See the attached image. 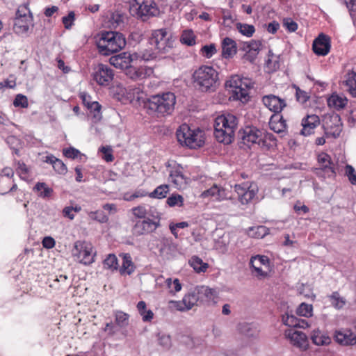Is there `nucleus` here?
Returning a JSON list of instances; mask_svg holds the SVG:
<instances>
[{
  "label": "nucleus",
  "instance_id": "obj_30",
  "mask_svg": "<svg viewBox=\"0 0 356 356\" xmlns=\"http://www.w3.org/2000/svg\"><path fill=\"white\" fill-rule=\"evenodd\" d=\"M333 122L332 124H329L327 122L324 125L325 134L326 136H331L333 138H337L340 136L342 131V125L340 122V118L339 115H335L330 120Z\"/></svg>",
  "mask_w": 356,
  "mask_h": 356
},
{
  "label": "nucleus",
  "instance_id": "obj_62",
  "mask_svg": "<svg viewBox=\"0 0 356 356\" xmlns=\"http://www.w3.org/2000/svg\"><path fill=\"white\" fill-rule=\"evenodd\" d=\"M346 175L348 177L350 182L353 185H356V172L352 165H346Z\"/></svg>",
  "mask_w": 356,
  "mask_h": 356
},
{
  "label": "nucleus",
  "instance_id": "obj_21",
  "mask_svg": "<svg viewBox=\"0 0 356 356\" xmlns=\"http://www.w3.org/2000/svg\"><path fill=\"white\" fill-rule=\"evenodd\" d=\"M285 335L289 339L293 346L302 350H305L308 348V339L306 334L303 332L293 330H288L286 331Z\"/></svg>",
  "mask_w": 356,
  "mask_h": 356
},
{
  "label": "nucleus",
  "instance_id": "obj_12",
  "mask_svg": "<svg viewBox=\"0 0 356 356\" xmlns=\"http://www.w3.org/2000/svg\"><path fill=\"white\" fill-rule=\"evenodd\" d=\"M234 188L238 201L244 205L249 204L258 192L257 186L249 182L235 184Z\"/></svg>",
  "mask_w": 356,
  "mask_h": 356
},
{
  "label": "nucleus",
  "instance_id": "obj_44",
  "mask_svg": "<svg viewBox=\"0 0 356 356\" xmlns=\"http://www.w3.org/2000/svg\"><path fill=\"white\" fill-rule=\"evenodd\" d=\"M195 35L192 30L183 31L180 41L182 44L188 46H193L195 44Z\"/></svg>",
  "mask_w": 356,
  "mask_h": 356
},
{
  "label": "nucleus",
  "instance_id": "obj_8",
  "mask_svg": "<svg viewBox=\"0 0 356 356\" xmlns=\"http://www.w3.org/2000/svg\"><path fill=\"white\" fill-rule=\"evenodd\" d=\"M30 27H33V17L26 6H21L16 12L13 30L17 34L28 32Z\"/></svg>",
  "mask_w": 356,
  "mask_h": 356
},
{
  "label": "nucleus",
  "instance_id": "obj_10",
  "mask_svg": "<svg viewBox=\"0 0 356 356\" xmlns=\"http://www.w3.org/2000/svg\"><path fill=\"white\" fill-rule=\"evenodd\" d=\"M136 15L143 21L156 16L159 10L154 0H138L135 3Z\"/></svg>",
  "mask_w": 356,
  "mask_h": 356
},
{
  "label": "nucleus",
  "instance_id": "obj_31",
  "mask_svg": "<svg viewBox=\"0 0 356 356\" xmlns=\"http://www.w3.org/2000/svg\"><path fill=\"white\" fill-rule=\"evenodd\" d=\"M236 52L237 46L236 42L230 38H225L222 42V56L225 58H230Z\"/></svg>",
  "mask_w": 356,
  "mask_h": 356
},
{
  "label": "nucleus",
  "instance_id": "obj_48",
  "mask_svg": "<svg viewBox=\"0 0 356 356\" xmlns=\"http://www.w3.org/2000/svg\"><path fill=\"white\" fill-rule=\"evenodd\" d=\"M131 211L133 216L135 218L134 220H142L147 218L146 217L147 214V211L144 205H138L137 207H134L131 209Z\"/></svg>",
  "mask_w": 356,
  "mask_h": 356
},
{
  "label": "nucleus",
  "instance_id": "obj_56",
  "mask_svg": "<svg viewBox=\"0 0 356 356\" xmlns=\"http://www.w3.org/2000/svg\"><path fill=\"white\" fill-rule=\"evenodd\" d=\"M75 20V13L74 11H70L67 15L62 18V23L66 29H70L74 24Z\"/></svg>",
  "mask_w": 356,
  "mask_h": 356
},
{
  "label": "nucleus",
  "instance_id": "obj_51",
  "mask_svg": "<svg viewBox=\"0 0 356 356\" xmlns=\"http://www.w3.org/2000/svg\"><path fill=\"white\" fill-rule=\"evenodd\" d=\"M313 307L312 305L301 303L297 309L299 316L309 317L312 316Z\"/></svg>",
  "mask_w": 356,
  "mask_h": 356
},
{
  "label": "nucleus",
  "instance_id": "obj_54",
  "mask_svg": "<svg viewBox=\"0 0 356 356\" xmlns=\"http://www.w3.org/2000/svg\"><path fill=\"white\" fill-rule=\"evenodd\" d=\"M13 105L15 107L27 108L29 102L26 96L22 94L17 95L13 101Z\"/></svg>",
  "mask_w": 356,
  "mask_h": 356
},
{
  "label": "nucleus",
  "instance_id": "obj_28",
  "mask_svg": "<svg viewBox=\"0 0 356 356\" xmlns=\"http://www.w3.org/2000/svg\"><path fill=\"white\" fill-rule=\"evenodd\" d=\"M120 256L122 259L121 266L118 267L120 274L121 275H131L136 268L131 254L129 253H122Z\"/></svg>",
  "mask_w": 356,
  "mask_h": 356
},
{
  "label": "nucleus",
  "instance_id": "obj_35",
  "mask_svg": "<svg viewBox=\"0 0 356 356\" xmlns=\"http://www.w3.org/2000/svg\"><path fill=\"white\" fill-rule=\"evenodd\" d=\"M312 341L317 346L328 345L331 343V338L318 329L314 330L311 334Z\"/></svg>",
  "mask_w": 356,
  "mask_h": 356
},
{
  "label": "nucleus",
  "instance_id": "obj_22",
  "mask_svg": "<svg viewBox=\"0 0 356 356\" xmlns=\"http://www.w3.org/2000/svg\"><path fill=\"white\" fill-rule=\"evenodd\" d=\"M261 131L254 127H248L243 129L242 140L244 144L250 145L251 144H258L261 140Z\"/></svg>",
  "mask_w": 356,
  "mask_h": 356
},
{
  "label": "nucleus",
  "instance_id": "obj_18",
  "mask_svg": "<svg viewBox=\"0 0 356 356\" xmlns=\"http://www.w3.org/2000/svg\"><path fill=\"white\" fill-rule=\"evenodd\" d=\"M138 59V54H131L129 52H122L111 56L109 63L115 67L121 70H128L133 60Z\"/></svg>",
  "mask_w": 356,
  "mask_h": 356
},
{
  "label": "nucleus",
  "instance_id": "obj_17",
  "mask_svg": "<svg viewBox=\"0 0 356 356\" xmlns=\"http://www.w3.org/2000/svg\"><path fill=\"white\" fill-rule=\"evenodd\" d=\"M169 181L172 183L177 188H181L187 184L188 178L184 173L183 167L174 163L169 165Z\"/></svg>",
  "mask_w": 356,
  "mask_h": 356
},
{
  "label": "nucleus",
  "instance_id": "obj_36",
  "mask_svg": "<svg viewBox=\"0 0 356 356\" xmlns=\"http://www.w3.org/2000/svg\"><path fill=\"white\" fill-rule=\"evenodd\" d=\"M190 266L193 270L197 273H204L209 268V264L202 261L201 258L197 256H193L188 261Z\"/></svg>",
  "mask_w": 356,
  "mask_h": 356
},
{
  "label": "nucleus",
  "instance_id": "obj_38",
  "mask_svg": "<svg viewBox=\"0 0 356 356\" xmlns=\"http://www.w3.org/2000/svg\"><path fill=\"white\" fill-rule=\"evenodd\" d=\"M17 185L13 183V180L9 178L0 177V193L6 194L10 191L17 189Z\"/></svg>",
  "mask_w": 356,
  "mask_h": 356
},
{
  "label": "nucleus",
  "instance_id": "obj_64",
  "mask_svg": "<svg viewBox=\"0 0 356 356\" xmlns=\"http://www.w3.org/2000/svg\"><path fill=\"white\" fill-rule=\"evenodd\" d=\"M346 4L350 16L353 18L356 13V0H341Z\"/></svg>",
  "mask_w": 356,
  "mask_h": 356
},
{
  "label": "nucleus",
  "instance_id": "obj_2",
  "mask_svg": "<svg viewBox=\"0 0 356 356\" xmlns=\"http://www.w3.org/2000/svg\"><path fill=\"white\" fill-rule=\"evenodd\" d=\"M124 35L117 31H104L97 42V47L100 54L109 56L118 52L126 46Z\"/></svg>",
  "mask_w": 356,
  "mask_h": 356
},
{
  "label": "nucleus",
  "instance_id": "obj_9",
  "mask_svg": "<svg viewBox=\"0 0 356 356\" xmlns=\"http://www.w3.org/2000/svg\"><path fill=\"white\" fill-rule=\"evenodd\" d=\"M134 223L131 228V234L134 236L147 235L154 232L160 227V219L157 220L150 219L132 220Z\"/></svg>",
  "mask_w": 356,
  "mask_h": 356
},
{
  "label": "nucleus",
  "instance_id": "obj_33",
  "mask_svg": "<svg viewBox=\"0 0 356 356\" xmlns=\"http://www.w3.org/2000/svg\"><path fill=\"white\" fill-rule=\"evenodd\" d=\"M269 126L271 130L278 134L285 132L287 128L286 120L280 114H273L270 117Z\"/></svg>",
  "mask_w": 356,
  "mask_h": 356
},
{
  "label": "nucleus",
  "instance_id": "obj_16",
  "mask_svg": "<svg viewBox=\"0 0 356 356\" xmlns=\"http://www.w3.org/2000/svg\"><path fill=\"white\" fill-rule=\"evenodd\" d=\"M330 49L331 39L326 34L320 33L313 41L312 50L318 56H327L330 53Z\"/></svg>",
  "mask_w": 356,
  "mask_h": 356
},
{
  "label": "nucleus",
  "instance_id": "obj_5",
  "mask_svg": "<svg viewBox=\"0 0 356 356\" xmlns=\"http://www.w3.org/2000/svg\"><path fill=\"white\" fill-rule=\"evenodd\" d=\"M226 86L232 89L234 99L247 102L249 98V90L253 88L254 82L250 78L233 75L227 82Z\"/></svg>",
  "mask_w": 356,
  "mask_h": 356
},
{
  "label": "nucleus",
  "instance_id": "obj_45",
  "mask_svg": "<svg viewBox=\"0 0 356 356\" xmlns=\"http://www.w3.org/2000/svg\"><path fill=\"white\" fill-rule=\"evenodd\" d=\"M332 305L337 309H341L346 304V300L341 297L339 292L334 291L329 296Z\"/></svg>",
  "mask_w": 356,
  "mask_h": 356
},
{
  "label": "nucleus",
  "instance_id": "obj_59",
  "mask_svg": "<svg viewBox=\"0 0 356 356\" xmlns=\"http://www.w3.org/2000/svg\"><path fill=\"white\" fill-rule=\"evenodd\" d=\"M273 54L271 52V51H269L268 58L266 61V67L271 71H275L280 67L279 62L277 60H273Z\"/></svg>",
  "mask_w": 356,
  "mask_h": 356
},
{
  "label": "nucleus",
  "instance_id": "obj_55",
  "mask_svg": "<svg viewBox=\"0 0 356 356\" xmlns=\"http://www.w3.org/2000/svg\"><path fill=\"white\" fill-rule=\"evenodd\" d=\"M81 211V207H66L63 210L64 217L68 218L70 220L74 219L75 213Z\"/></svg>",
  "mask_w": 356,
  "mask_h": 356
},
{
  "label": "nucleus",
  "instance_id": "obj_3",
  "mask_svg": "<svg viewBox=\"0 0 356 356\" xmlns=\"http://www.w3.org/2000/svg\"><path fill=\"white\" fill-rule=\"evenodd\" d=\"M176 97L171 92L151 96L145 103V106L152 113L161 115H170L174 111Z\"/></svg>",
  "mask_w": 356,
  "mask_h": 356
},
{
  "label": "nucleus",
  "instance_id": "obj_40",
  "mask_svg": "<svg viewBox=\"0 0 356 356\" xmlns=\"http://www.w3.org/2000/svg\"><path fill=\"white\" fill-rule=\"evenodd\" d=\"M261 143L259 146L269 149L270 147L276 145V139L273 134L265 131H261Z\"/></svg>",
  "mask_w": 356,
  "mask_h": 356
},
{
  "label": "nucleus",
  "instance_id": "obj_1",
  "mask_svg": "<svg viewBox=\"0 0 356 356\" xmlns=\"http://www.w3.org/2000/svg\"><path fill=\"white\" fill-rule=\"evenodd\" d=\"M238 119L230 113H225L218 116L214 121V136L221 143L230 144L234 138V133L237 128Z\"/></svg>",
  "mask_w": 356,
  "mask_h": 356
},
{
  "label": "nucleus",
  "instance_id": "obj_41",
  "mask_svg": "<svg viewBox=\"0 0 356 356\" xmlns=\"http://www.w3.org/2000/svg\"><path fill=\"white\" fill-rule=\"evenodd\" d=\"M169 193V186L168 184H162L156 187L148 196L151 198L163 199Z\"/></svg>",
  "mask_w": 356,
  "mask_h": 356
},
{
  "label": "nucleus",
  "instance_id": "obj_7",
  "mask_svg": "<svg viewBox=\"0 0 356 356\" xmlns=\"http://www.w3.org/2000/svg\"><path fill=\"white\" fill-rule=\"evenodd\" d=\"M174 40L172 34L165 28L152 31L149 43L158 52L165 53L173 47Z\"/></svg>",
  "mask_w": 356,
  "mask_h": 356
},
{
  "label": "nucleus",
  "instance_id": "obj_50",
  "mask_svg": "<svg viewBox=\"0 0 356 356\" xmlns=\"http://www.w3.org/2000/svg\"><path fill=\"white\" fill-rule=\"evenodd\" d=\"M165 284L168 289H170V292L172 293H175L181 290L182 286L180 283L179 279L176 278L172 280L171 278H168L165 280Z\"/></svg>",
  "mask_w": 356,
  "mask_h": 356
},
{
  "label": "nucleus",
  "instance_id": "obj_4",
  "mask_svg": "<svg viewBox=\"0 0 356 356\" xmlns=\"http://www.w3.org/2000/svg\"><path fill=\"white\" fill-rule=\"evenodd\" d=\"M176 136L180 145L190 149H197L204 144V132L200 129H191L186 123L179 127Z\"/></svg>",
  "mask_w": 356,
  "mask_h": 356
},
{
  "label": "nucleus",
  "instance_id": "obj_24",
  "mask_svg": "<svg viewBox=\"0 0 356 356\" xmlns=\"http://www.w3.org/2000/svg\"><path fill=\"white\" fill-rule=\"evenodd\" d=\"M320 124L319 117L316 115H308L302 120V129L300 131L303 136H309L314 132L315 128Z\"/></svg>",
  "mask_w": 356,
  "mask_h": 356
},
{
  "label": "nucleus",
  "instance_id": "obj_14",
  "mask_svg": "<svg viewBox=\"0 0 356 356\" xmlns=\"http://www.w3.org/2000/svg\"><path fill=\"white\" fill-rule=\"evenodd\" d=\"M197 305H199L198 298H197L194 289L185 294L182 300H170L169 302L170 307L175 308L180 312L190 310L193 307Z\"/></svg>",
  "mask_w": 356,
  "mask_h": 356
},
{
  "label": "nucleus",
  "instance_id": "obj_60",
  "mask_svg": "<svg viewBox=\"0 0 356 356\" xmlns=\"http://www.w3.org/2000/svg\"><path fill=\"white\" fill-rule=\"evenodd\" d=\"M124 15L118 12L113 13L111 15V24L113 26L117 27L124 23Z\"/></svg>",
  "mask_w": 356,
  "mask_h": 356
},
{
  "label": "nucleus",
  "instance_id": "obj_27",
  "mask_svg": "<svg viewBox=\"0 0 356 356\" xmlns=\"http://www.w3.org/2000/svg\"><path fill=\"white\" fill-rule=\"evenodd\" d=\"M337 343L343 346H353L356 344V335L350 330L336 331L334 335Z\"/></svg>",
  "mask_w": 356,
  "mask_h": 356
},
{
  "label": "nucleus",
  "instance_id": "obj_15",
  "mask_svg": "<svg viewBox=\"0 0 356 356\" xmlns=\"http://www.w3.org/2000/svg\"><path fill=\"white\" fill-rule=\"evenodd\" d=\"M262 43L260 40H251L249 42H243L240 47V49L245 51L242 58L250 63H253L256 60L260 50Z\"/></svg>",
  "mask_w": 356,
  "mask_h": 356
},
{
  "label": "nucleus",
  "instance_id": "obj_37",
  "mask_svg": "<svg viewBox=\"0 0 356 356\" xmlns=\"http://www.w3.org/2000/svg\"><path fill=\"white\" fill-rule=\"evenodd\" d=\"M268 234V228L262 225L250 227L248 230V236L255 238H262Z\"/></svg>",
  "mask_w": 356,
  "mask_h": 356
},
{
  "label": "nucleus",
  "instance_id": "obj_34",
  "mask_svg": "<svg viewBox=\"0 0 356 356\" xmlns=\"http://www.w3.org/2000/svg\"><path fill=\"white\" fill-rule=\"evenodd\" d=\"M348 104V99L344 95H339L337 93H333L327 99V105L330 108L336 110L343 108Z\"/></svg>",
  "mask_w": 356,
  "mask_h": 356
},
{
  "label": "nucleus",
  "instance_id": "obj_23",
  "mask_svg": "<svg viewBox=\"0 0 356 356\" xmlns=\"http://www.w3.org/2000/svg\"><path fill=\"white\" fill-rule=\"evenodd\" d=\"M72 255L76 261L83 264H89V250L86 242L76 241L72 250Z\"/></svg>",
  "mask_w": 356,
  "mask_h": 356
},
{
  "label": "nucleus",
  "instance_id": "obj_20",
  "mask_svg": "<svg viewBox=\"0 0 356 356\" xmlns=\"http://www.w3.org/2000/svg\"><path fill=\"white\" fill-rule=\"evenodd\" d=\"M261 101L264 105L274 114H280L286 106L284 99L272 94L264 95Z\"/></svg>",
  "mask_w": 356,
  "mask_h": 356
},
{
  "label": "nucleus",
  "instance_id": "obj_42",
  "mask_svg": "<svg viewBox=\"0 0 356 356\" xmlns=\"http://www.w3.org/2000/svg\"><path fill=\"white\" fill-rule=\"evenodd\" d=\"M102 106L97 102L90 103V120L96 123L102 118Z\"/></svg>",
  "mask_w": 356,
  "mask_h": 356
},
{
  "label": "nucleus",
  "instance_id": "obj_43",
  "mask_svg": "<svg viewBox=\"0 0 356 356\" xmlns=\"http://www.w3.org/2000/svg\"><path fill=\"white\" fill-rule=\"evenodd\" d=\"M104 268L112 271L118 270V260L115 254H109L103 261Z\"/></svg>",
  "mask_w": 356,
  "mask_h": 356
},
{
  "label": "nucleus",
  "instance_id": "obj_57",
  "mask_svg": "<svg viewBox=\"0 0 356 356\" xmlns=\"http://www.w3.org/2000/svg\"><path fill=\"white\" fill-rule=\"evenodd\" d=\"M17 172L21 178L26 179L29 177V168L24 162L18 161Z\"/></svg>",
  "mask_w": 356,
  "mask_h": 356
},
{
  "label": "nucleus",
  "instance_id": "obj_13",
  "mask_svg": "<svg viewBox=\"0 0 356 356\" xmlns=\"http://www.w3.org/2000/svg\"><path fill=\"white\" fill-rule=\"evenodd\" d=\"M93 79L100 86H107L113 79V70L107 65L99 63L93 67Z\"/></svg>",
  "mask_w": 356,
  "mask_h": 356
},
{
  "label": "nucleus",
  "instance_id": "obj_32",
  "mask_svg": "<svg viewBox=\"0 0 356 356\" xmlns=\"http://www.w3.org/2000/svg\"><path fill=\"white\" fill-rule=\"evenodd\" d=\"M343 85L353 97H356V72H348L343 77Z\"/></svg>",
  "mask_w": 356,
  "mask_h": 356
},
{
  "label": "nucleus",
  "instance_id": "obj_61",
  "mask_svg": "<svg viewBox=\"0 0 356 356\" xmlns=\"http://www.w3.org/2000/svg\"><path fill=\"white\" fill-rule=\"evenodd\" d=\"M298 318L293 315L283 316L282 321L284 325L291 327H297Z\"/></svg>",
  "mask_w": 356,
  "mask_h": 356
},
{
  "label": "nucleus",
  "instance_id": "obj_53",
  "mask_svg": "<svg viewBox=\"0 0 356 356\" xmlns=\"http://www.w3.org/2000/svg\"><path fill=\"white\" fill-rule=\"evenodd\" d=\"M216 48L214 44H210L209 45H204L201 48V54L207 58H210L216 53Z\"/></svg>",
  "mask_w": 356,
  "mask_h": 356
},
{
  "label": "nucleus",
  "instance_id": "obj_25",
  "mask_svg": "<svg viewBox=\"0 0 356 356\" xmlns=\"http://www.w3.org/2000/svg\"><path fill=\"white\" fill-rule=\"evenodd\" d=\"M153 72V69L149 67L140 66L138 67H132L130 66L127 70V74L132 80L138 81L150 76Z\"/></svg>",
  "mask_w": 356,
  "mask_h": 356
},
{
  "label": "nucleus",
  "instance_id": "obj_26",
  "mask_svg": "<svg viewBox=\"0 0 356 356\" xmlns=\"http://www.w3.org/2000/svg\"><path fill=\"white\" fill-rule=\"evenodd\" d=\"M318 161L321 169L327 177H334L336 175L334 164L331 160L329 154L321 152L318 156Z\"/></svg>",
  "mask_w": 356,
  "mask_h": 356
},
{
  "label": "nucleus",
  "instance_id": "obj_63",
  "mask_svg": "<svg viewBox=\"0 0 356 356\" xmlns=\"http://www.w3.org/2000/svg\"><path fill=\"white\" fill-rule=\"evenodd\" d=\"M283 25L289 32H295L298 26V24L291 18L284 19Z\"/></svg>",
  "mask_w": 356,
  "mask_h": 356
},
{
  "label": "nucleus",
  "instance_id": "obj_52",
  "mask_svg": "<svg viewBox=\"0 0 356 356\" xmlns=\"http://www.w3.org/2000/svg\"><path fill=\"white\" fill-rule=\"evenodd\" d=\"M166 202L170 207H181L184 203V198L181 195L172 194L167 199Z\"/></svg>",
  "mask_w": 356,
  "mask_h": 356
},
{
  "label": "nucleus",
  "instance_id": "obj_19",
  "mask_svg": "<svg viewBox=\"0 0 356 356\" xmlns=\"http://www.w3.org/2000/svg\"><path fill=\"white\" fill-rule=\"evenodd\" d=\"M230 192L225 188L213 184L210 188L203 191L200 195L202 198H211L214 201L221 202L231 198Z\"/></svg>",
  "mask_w": 356,
  "mask_h": 356
},
{
  "label": "nucleus",
  "instance_id": "obj_6",
  "mask_svg": "<svg viewBox=\"0 0 356 356\" xmlns=\"http://www.w3.org/2000/svg\"><path fill=\"white\" fill-rule=\"evenodd\" d=\"M193 79L202 90L207 91L215 86L218 80V73L213 67L202 65L195 71Z\"/></svg>",
  "mask_w": 356,
  "mask_h": 356
},
{
  "label": "nucleus",
  "instance_id": "obj_11",
  "mask_svg": "<svg viewBox=\"0 0 356 356\" xmlns=\"http://www.w3.org/2000/svg\"><path fill=\"white\" fill-rule=\"evenodd\" d=\"M250 265L252 273L259 279H263L267 277V270L270 267V260L266 255H255L250 259Z\"/></svg>",
  "mask_w": 356,
  "mask_h": 356
},
{
  "label": "nucleus",
  "instance_id": "obj_58",
  "mask_svg": "<svg viewBox=\"0 0 356 356\" xmlns=\"http://www.w3.org/2000/svg\"><path fill=\"white\" fill-rule=\"evenodd\" d=\"M63 154L65 157L72 159H76L79 156L81 157V152L74 147L63 149ZM80 159H81V158H80Z\"/></svg>",
  "mask_w": 356,
  "mask_h": 356
},
{
  "label": "nucleus",
  "instance_id": "obj_47",
  "mask_svg": "<svg viewBox=\"0 0 356 356\" xmlns=\"http://www.w3.org/2000/svg\"><path fill=\"white\" fill-rule=\"evenodd\" d=\"M129 318V314L122 311H117L115 313V323L120 327H124L128 325Z\"/></svg>",
  "mask_w": 356,
  "mask_h": 356
},
{
  "label": "nucleus",
  "instance_id": "obj_29",
  "mask_svg": "<svg viewBox=\"0 0 356 356\" xmlns=\"http://www.w3.org/2000/svg\"><path fill=\"white\" fill-rule=\"evenodd\" d=\"M199 304L209 303L215 297V291L205 286H197L194 288Z\"/></svg>",
  "mask_w": 356,
  "mask_h": 356
},
{
  "label": "nucleus",
  "instance_id": "obj_39",
  "mask_svg": "<svg viewBox=\"0 0 356 356\" xmlns=\"http://www.w3.org/2000/svg\"><path fill=\"white\" fill-rule=\"evenodd\" d=\"M33 190L37 193L38 195L42 198L49 197L53 193L52 188H49L45 183L44 182H38L37 183Z\"/></svg>",
  "mask_w": 356,
  "mask_h": 356
},
{
  "label": "nucleus",
  "instance_id": "obj_49",
  "mask_svg": "<svg viewBox=\"0 0 356 356\" xmlns=\"http://www.w3.org/2000/svg\"><path fill=\"white\" fill-rule=\"evenodd\" d=\"M101 154V157L106 162H112L114 161V156L113 154V149L110 146H102L99 149Z\"/></svg>",
  "mask_w": 356,
  "mask_h": 356
},
{
  "label": "nucleus",
  "instance_id": "obj_46",
  "mask_svg": "<svg viewBox=\"0 0 356 356\" xmlns=\"http://www.w3.org/2000/svg\"><path fill=\"white\" fill-rule=\"evenodd\" d=\"M236 27L239 33L246 37L252 36L255 32V28L253 25L238 22L236 24Z\"/></svg>",
  "mask_w": 356,
  "mask_h": 356
}]
</instances>
